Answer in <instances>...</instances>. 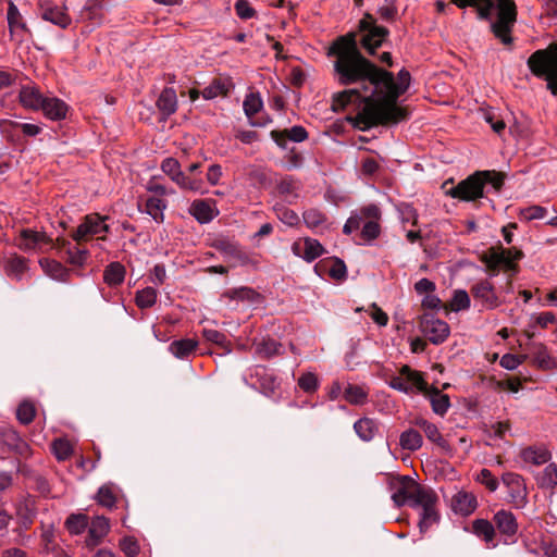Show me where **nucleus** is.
Instances as JSON below:
<instances>
[{
    "label": "nucleus",
    "mask_w": 557,
    "mask_h": 557,
    "mask_svg": "<svg viewBox=\"0 0 557 557\" xmlns=\"http://www.w3.org/2000/svg\"><path fill=\"white\" fill-rule=\"evenodd\" d=\"M389 32L376 24L367 13L359 21L358 33L350 32L338 37L329 48L327 55L334 58V79L344 86L359 85L333 97V110H345L355 106L358 110L356 123L361 129L376 124L398 123L406 117L405 111L397 106L398 98L410 85V73L403 69L394 75L377 67L359 50L358 42L369 53L374 54Z\"/></svg>",
    "instance_id": "obj_1"
},
{
    "label": "nucleus",
    "mask_w": 557,
    "mask_h": 557,
    "mask_svg": "<svg viewBox=\"0 0 557 557\" xmlns=\"http://www.w3.org/2000/svg\"><path fill=\"white\" fill-rule=\"evenodd\" d=\"M524 257L522 250L502 245L488 248L481 260L488 275L474 282L470 293L481 310H494L507 302V296L513 293V277L519 273L518 261Z\"/></svg>",
    "instance_id": "obj_2"
},
{
    "label": "nucleus",
    "mask_w": 557,
    "mask_h": 557,
    "mask_svg": "<svg viewBox=\"0 0 557 557\" xmlns=\"http://www.w3.org/2000/svg\"><path fill=\"white\" fill-rule=\"evenodd\" d=\"M459 8L475 7L480 18L491 20L493 34L504 44L512 42L517 11L513 0H453Z\"/></svg>",
    "instance_id": "obj_3"
},
{
    "label": "nucleus",
    "mask_w": 557,
    "mask_h": 557,
    "mask_svg": "<svg viewBox=\"0 0 557 557\" xmlns=\"http://www.w3.org/2000/svg\"><path fill=\"white\" fill-rule=\"evenodd\" d=\"M392 499L398 507L409 504L411 507L421 508L419 520L421 533H425L438 520V513L435 508L437 503L436 494L431 488L419 485L408 476L401 478L399 486L392 495Z\"/></svg>",
    "instance_id": "obj_4"
},
{
    "label": "nucleus",
    "mask_w": 557,
    "mask_h": 557,
    "mask_svg": "<svg viewBox=\"0 0 557 557\" xmlns=\"http://www.w3.org/2000/svg\"><path fill=\"white\" fill-rule=\"evenodd\" d=\"M504 184V176L495 171H478L451 187L446 194L462 201H474L484 196V190L491 187L499 191Z\"/></svg>",
    "instance_id": "obj_5"
},
{
    "label": "nucleus",
    "mask_w": 557,
    "mask_h": 557,
    "mask_svg": "<svg viewBox=\"0 0 557 557\" xmlns=\"http://www.w3.org/2000/svg\"><path fill=\"white\" fill-rule=\"evenodd\" d=\"M527 64L533 75L545 78L547 88L557 96V44L533 52Z\"/></svg>",
    "instance_id": "obj_6"
},
{
    "label": "nucleus",
    "mask_w": 557,
    "mask_h": 557,
    "mask_svg": "<svg viewBox=\"0 0 557 557\" xmlns=\"http://www.w3.org/2000/svg\"><path fill=\"white\" fill-rule=\"evenodd\" d=\"M16 246L26 252H47L52 248V238L45 232L24 228L15 239Z\"/></svg>",
    "instance_id": "obj_7"
},
{
    "label": "nucleus",
    "mask_w": 557,
    "mask_h": 557,
    "mask_svg": "<svg viewBox=\"0 0 557 557\" xmlns=\"http://www.w3.org/2000/svg\"><path fill=\"white\" fill-rule=\"evenodd\" d=\"M502 481L507 488L508 503L517 509H522L528 504V491L522 475L515 472H506Z\"/></svg>",
    "instance_id": "obj_8"
},
{
    "label": "nucleus",
    "mask_w": 557,
    "mask_h": 557,
    "mask_svg": "<svg viewBox=\"0 0 557 557\" xmlns=\"http://www.w3.org/2000/svg\"><path fill=\"white\" fill-rule=\"evenodd\" d=\"M420 329L423 335L434 345L444 343L450 334L448 323L433 313H424L421 317Z\"/></svg>",
    "instance_id": "obj_9"
},
{
    "label": "nucleus",
    "mask_w": 557,
    "mask_h": 557,
    "mask_svg": "<svg viewBox=\"0 0 557 557\" xmlns=\"http://www.w3.org/2000/svg\"><path fill=\"white\" fill-rule=\"evenodd\" d=\"M108 216L98 213H91L84 216L82 223L77 226L72 237L75 242L85 240L91 236L106 234L110 226L106 223Z\"/></svg>",
    "instance_id": "obj_10"
},
{
    "label": "nucleus",
    "mask_w": 557,
    "mask_h": 557,
    "mask_svg": "<svg viewBox=\"0 0 557 557\" xmlns=\"http://www.w3.org/2000/svg\"><path fill=\"white\" fill-rule=\"evenodd\" d=\"M39 15L42 20L61 28H66L71 24V17L66 14L65 8L59 7L51 1L39 3Z\"/></svg>",
    "instance_id": "obj_11"
},
{
    "label": "nucleus",
    "mask_w": 557,
    "mask_h": 557,
    "mask_svg": "<svg viewBox=\"0 0 557 557\" xmlns=\"http://www.w3.org/2000/svg\"><path fill=\"white\" fill-rule=\"evenodd\" d=\"M493 522L506 540L513 541L516 539L519 525L516 516L511 511L506 509L498 510L493 517Z\"/></svg>",
    "instance_id": "obj_12"
},
{
    "label": "nucleus",
    "mask_w": 557,
    "mask_h": 557,
    "mask_svg": "<svg viewBox=\"0 0 557 557\" xmlns=\"http://www.w3.org/2000/svg\"><path fill=\"white\" fill-rule=\"evenodd\" d=\"M292 251L295 256L304 259L305 261L312 262L323 255L324 248L319 240L307 237L302 240L295 242L292 245Z\"/></svg>",
    "instance_id": "obj_13"
},
{
    "label": "nucleus",
    "mask_w": 557,
    "mask_h": 557,
    "mask_svg": "<svg viewBox=\"0 0 557 557\" xmlns=\"http://www.w3.org/2000/svg\"><path fill=\"white\" fill-rule=\"evenodd\" d=\"M110 529L109 520L103 516L95 517L88 528L86 545L90 548L100 544L102 539L108 534Z\"/></svg>",
    "instance_id": "obj_14"
},
{
    "label": "nucleus",
    "mask_w": 557,
    "mask_h": 557,
    "mask_svg": "<svg viewBox=\"0 0 557 557\" xmlns=\"http://www.w3.org/2000/svg\"><path fill=\"white\" fill-rule=\"evenodd\" d=\"M271 138L281 148H286V141L302 143L308 138V132L300 125H295L289 129L272 131Z\"/></svg>",
    "instance_id": "obj_15"
},
{
    "label": "nucleus",
    "mask_w": 557,
    "mask_h": 557,
    "mask_svg": "<svg viewBox=\"0 0 557 557\" xmlns=\"http://www.w3.org/2000/svg\"><path fill=\"white\" fill-rule=\"evenodd\" d=\"M45 116L51 121H60L66 117L69 106L61 99L50 96L45 97L40 109Z\"/></svg>",
    "instance_id": "obj_16"
},
{
    "label": "nucleus",
    "mask_w": 557,
    "mask_h": 557,
    "mask_svg": "<svg viewBox=\"0 0 557 557\" xmlns=\"http://www.w3.org/2000/svg\"><path fill=\"white\" fill-rule=\"evenodd\" d=\"M156 104L162 117L164 120L168 119L177 110L176 91L171 87L164 88L159 95Z\"/></svg>",
    "instance_id": "obj_17"
},
{
    "label": "nucleus",
    "mask_w": 557,
    "mask_h": 557,
    "mask_svg": "<svg viewBox=\"0 0 557 557\" xmlns=\"http://www.w3.org/2000/svg\"><path fill=\"white\" fill-rule=\"evenodd\" d=\"M520 457L525 463L542 466L550 460L552 454L544 445H534L523 448Z\"/></svg>",
    "instance_id": "obj_18"
},
{
    "label": "nucleus",
    "mask_w": 557,
    "mask_h": 557,
    "mask_svg": "<svg viewBox=\"0 0 557 557\" xmlns=\"http://www.w3.org/2000/svg\"><path fill=\"white\" fill-rule=\"evenodd\" d=\"M45 97L46 96H44L34 85L23 86L18 95L22 106L32 110H39L42 106Z\"/></svg>",
    "instance_id": "obj_19"
},
{
    "label": "nucleus",
    "mask_w": 557,
    "mask_h": 557,
    "mask_svg": "<svg viewBox=\"0 0 557 557\" xmlns=\"http://www.w3.org/2000/svg\"><path fill=\"white\" fill-rule=\"evenodd\" d=\"M527 351L528 358H532L533 363L539 368L549 369L552 367V358L542 343L530 342L527 345Z\"/></svg>",
    "instance_id": "obj_20"
},
{
    "label": "nucleus",
    "mask_w": 557,
    "mask_h": 557,
    "mask_svg": "<svg viewBox=\"0 0 557 557\" xmlns=\"http://www.w3.org/2000/svg\"><path fill=\"white\" fill-rule=\"evenodd\" d=\"M125 275V267L122 263L114 261L104 268L103 282L110 287H117L124 282Z\"/></svg>",
    "instance_id": "obj_21"
},
{
    "label": "nucleus",
    "mask_w": 557,
    "mask_h": 557,
    "mask_svg": "<svg viewBox=\"0 0 557 557\" xmlns=\"http://www.w3.org/2000/svg\"><path fill=\"white\" fill-rule=\"evenodd\" d=\"M172 182H174L181 189L184 190L200 194L206 193L202 178L191 177L185 171H180L178 173H176V175L172 178Z\"/></svg>",
    "instance_id": "obj_22"
},
{
    "label": "nucleus",
    "mask_w": 557,
    "mask_h": 557,
    "mask_svg": "<svg viewBox=\"0 0 557 557\" xmlns=\"http://www.w3.org/2000/svg\"><path fill=\"white\" fill-rule=\"evenodd\" d=\"M354 430L363 442H370L379 432V423L371 418H361L354 423Z\"/></svg>",
    "instance_id": "obj_23"
},
{
    "label": "nucleus",
    "mask_w": 557,
    "mask_h": 557,
    "mask_svg": "<svg viewBox=\"0 0 557 557\" xmlns=\"http://www.w3.org/2000/svg\"><path fill=\"white\" fill-rule=\"evenodd\" d=\"M473 533L482 539L487 545L496 547L495 539V527L492 522L485 519H476L472 522Z\"/></svg>",
    "instance_id": "obj_24"
},
{
    "label": "nucleus",
    "mask_w": 557,
    "mask_h": 557,
    "mask_svg": "<svg viewBox=\"0 0 557 557\" xmlns=\"http://www.w3.org/2000/svg\"><path fill=\"white\" fill-rule=\"evenodd\" d=\"M453 508L457 513L468 516L476 508V499L469 493L459 492L453 498Z\"/></svg>",
    "instance_id": "obj_25"
},
{
    "label": "nucleus",
    "mask_w": 557,
    "mask_h": 557,
    "mask_svg": "<svg viewBox=\"0 0 557 557\" xmlns=\"http://www.w3.org/2000/svg\"><path fill=\"white\" fill-rule=\"evenodd\" d=\"M189 213L199 222V223H209L214 218V210L212 206L202 199L195 200L191 202L189 208Z\"/></svg>",
    "instance_id": "obj_26"
},
{
    "label": "nucleus",
    "mask_w": 557,
    "mask_h": 557,
    "mask_svg": "<svg viewBox=\"0 0 557 557\" xmlns=\"http://www.w3.org/2000/svg\"><path fill=\"white\" fill-rule=\"evenodd\" d=\"M39 264L45 273L53 280L65 282L69 276V270L60 262L47 258L39 260Z\"/></svg>",
    "instance_id": "obj_27"
},
{
    "label": "nucleus",
    "mask_w": 557,
    "mask_h": 557,
    "mask_svg": "<svg viewBox=\"0 0 557 557\" xmlns=\"http://www.w3.org/2000/svg\"><path fill=\"white\" fill-rule=\"evenodd\" d=\"M198 346V342L193 338H183L170 344V352L178 359L187 358Z\"/></svg>",
    "instance_id": "obj_28"
},
{
    "label": "nucleus",
    "mask_w": 557,
    "mask_h": 557,
    "mask_svg": "<svg viewBox=\"0 0 557 557\" xmlns=\"http://www.w3.org/2000/svg\"><path fill=\"white\" fill-rule=\"evenodd\" d=\"M166 207H168V203L163 198L149 197L145 203V211L156 222L161 223L164 220V210L166 209Z\"/></svg>",
    "instance_id": "obj_29"
},
{
    "label": "nucleus",
    "mask_w": 557,
    "mask_h": 557,
    "mask_svg": "<svg viewBox=\"0 0 557 557\" xmlns=\"http://www.w3.org/2000/svg\"><path fill=\"white\" fill-rule=\"evenodd\" d=\"M399 444L403 449L416 451L421 448L423 438L419 431L409 429L400 434Z\"/></svg>",
    "instance_id": "obj_30"
},
{
    "label": "nucleus",
    "mask_w": 557,
    "mask_h": 557,
    "mask_svg": "<svg viewBox=\"0 0 557 557\" xmlns=\"http://www.w3.org/2000/svg\"><path fill=\"white\" fill-rule=\"evenodd\" d=\"M282 344L273 338L263 339L256 345V354L260 358H272L280 355L282 351Z\"/></svg>",
    "instance_id": "obj_31"
},
{
    "label": "nucleus",
    "mask_w": 557,
    "mask_h": 557,
    "mask_svg": "<svg viewBox=\"0 0 557 557\" xmlns=\"http://www.w3.org/2000/svg\"><path fill=\"white\" fill-rule=\"evenodd\" d=\"M413 423L416 426H418L424 432L428 440H430L433 443H436L440 446H444L445 441L443 440V436L440 433L438 428L434 423H431L422 418L416 419Z\"/></svg>",
    "instance_id": "obj_32"
},
{
    "label": "nucleus",
    "mask_w": 557,
    "mask_h": 557,
    "mask_svg": "<svg viewBox=\"0 0 557 557\" xmlns=\"http://www.w3.org/2000/svg\"><path fill=\"white\" fill-rule=\"evenodd\" d=\"M7 18L11 34H18L20 32L28 30L26 24L22 21V16L17 7L11 1L9 3Z\"/></svg>",
    "instance_id": "obj_33"
},
{
    "label": "nucleus",
    "mask_w": 557,
    "mask_h": 557,
    "mask_svg": "<svg viewBox=\"0 0 557 557\" xmlns=\"http://www.w3.org/2000/svg\"><path fill=\"white\" fill-rule=\"evenodd\" d=\"M65 527L71 534L79 535L88 527V517L84 513H72L66 518Z\"/></svg>",
    "instance_id": "obj_34"
},
{
    "label": "nucleus",
    "mask_w": 557,
    "mask_h": 557,
    "mask_svg": "<svg viewBox=\"0 0 557 557\" xmlns=\"http://www.w3.org/2000/svg\"><path fill=\"white\" fill-rule=\"evenodd\" d=\"M243 108L246 116L252 120L263 108V101L259 94L250 92L245 97Z\"/></svg>",
    "instance_id": "obj_35"
},
{
    "label": "nucleus",
    "mask_w": 557,
    "mask_h": 557,
    "mask_svg": "<svg viewBox=\"0 0 557 557\" xmlns=\"http://www.w3.org/2000/svg\"><path fill=\"white\" fill-rule=\"evenodd\" d=\"M158 298V292L153 287H146L136 293L135 302L140 309L151 308Z\"/></svg>",
    "instance_id": "obj_36"
},
{
    "label": "nucleus",
    "mask_w": 557,
    "mask_h": 557,
    "mask_svg": "<svg viewBox=\"0 0 557 557\" xmlns=\"http://www.w3.org/2000/svg\"><path fill=\"white\" fill-rule=\"evenodd\" d=\"M430 401L433 411L440 416H444L450 407L449 397L437 389L431 393Z\"/></svg>",
    "instance_id": "obj_37"
},
{
    "label": "nucleus",
    "mask_w": 557,
    "mask_h": 557,
    "mask_svg": "<svg viewBox=\"0 0 557 557\" xmlns=\"http://www.w3.org/2000/svg\"><path fill=\"white\" fill-rule=\"evenodd\" d=\"M65 253L66 261L75 267H83L88 257V251L86 249H81L78 246H72L70 243H67Z\"/></svg>",
    "instance_id": "obj_38"
},
{
    "label": "nucleus",
    "mask_w": 557,
    "mask_h": 557,
    "mask_svg": "<svg viewBox=\"0 0 557 557\" xmlns=\"http://www.w3.org/2000/svg\"><path fill=\"white\" fill-rule=\"evenodd\" d=\"M297 189L298 185L292 177H285L277 184L278 194L288 202H293L298 197Z\"/></svg>",
    "instance_id": "obj_39"
},
{
    "label": "nucleus",
    "mask_w": 557,
    "mask_h": 557,
    "mask_svg": "<svg viewBox=\"0 0 557 557\" xmlns=\"http://www.w3.org/2000/svg\"><path fill=\"white\" fill-rule=\"evenodd\" d=\"M345 399L352 405H362L367 401V392L358 385L348 384L344 393Z\"/></svg>",
    "instance_id": "obj_40"
},
{
    "label": "nucleus",
    "mask_w": 557,
    "mask_h": 557,
    "mask_svg": "<svg viewBox=\"0 0 557 557\" xmlns=\"http://www.w3.org/2000/svg\"><path fill=\"white\" fill-rule=\"evenodd\" d=\"M258 294L249 287L233 288L223 294V297L230 298L231 300H242L252 302L257 298Z\"/></svg>",
    "instance_id": "obj_41"
},
{
    "label": "nucleus",
    "mask_w": 557,
    "mask_h": 557,
    "mask_svg": "<svg viewBox=\"0 0 557 557\" xmlns=\"http://www.w3.org/2000/svg\"><path fill=\"white\" fill-rule=\"evenodd\" d=\"M471 306L469 294L465 289H457L454 292L450 300V309L455 312L468 310Z\"/></svg>",
    "instance_id": "obj_42"
},
{
    "label": "nucleus",
    "mask_w": 557,
    "mask_h": 557,
    "mask_svg": "<svg viewBox=\"0 0 557 557\" xmlns=\"http://www.w3.org/2000/svg\"><path fill=\"white\" fill-rule=\"evenodd\" d=\"M539 484L541 487L545 488L557 486V466L555 463H549L545 467L539 478Z\"/></svg>",
    "instance_id": "obj_43"
},
{
    "label": "nucleus",
    "mask_w": 557,
    "mask_h": 557,
    "mask_svg": "<svg viewBox=\"0 0 557 557\" xmlns=\"http://www.w3.org/2000/svg\"><path fill=\"white\" fill-rule=\"evenodd\" d=\"M361 237L367 242L370 243L374 239H376L381 233V226L379 221L375 220H368L363 221L361 223Z\"/></svg>",
    "instance_id": "obj_44"
},
{
    "label": "nucleus",
    "mask_w": 557,
    "mask_h": 557,
    "mask_svg": "<svg viewBox=\"0 0 557 557\" xmlns=\"http://www.w3.org/2000/svg\"><path fill=\"white\" fill-rule=\"evenodd\" d=\"M273 209L278 220L282 221L284 224L288 226H294L299 222L298 214L295 211L286 208L285 206L275 205Z\"/></svg>",
    "instance_id": "obj_45"
},
{
    "label": "nucleus",
    "mask_w": 557,
    "mask_h": 557,
    "mask_svg": "<svg viewBox=\"0 0 557 557\" xmlns=\"http://www.w3.org/2000/svg\"><path fill=\"white\" fill-rule=\"evenodd\" d=\"M35 406L27 400L22 401L16 410V418L23 424H29L35 418Z\"/></svg>",
    "instance_id": "obj_46"
},
{
    "label": "nucleus",
    "mask_w": 557,
    "mask_h": 557,
    "mask_svg": "<svg viewBox=\"0 0 557 557\" xmlns=\"http://www.w3.org/2000/svg\"><path fill=\"white\" fill-rule=\"evenodd\" d=\"M52 451L60 461L66 460L73 453L71 443L64 438H58L52 443Z\"/></svg>",
    "instance_id": "obj_47"
},
{
    "label": "nucleus",
    "mask_w": 557,
    "mask_h": 557,
    "mask_svg": "<svg viewBox=\"0 0 557 557\" xmlns=\"http://www.w3.org/2000/svg\"><path fill=\"white\" fill-rule=\"evenodd\" d=\"M27 270V260L23 257H14L12 258L7 265V271L9 275L16 277L17 280L22 278V275Z\"/></svg>",
    "instance_id": "obj_48"
},
{
    "label": "nucleus",
    "mask_w": 557,
    "mask_h": 557,
    "mask_svg": "<svg viewBox=\"0 0 557 557\" xmlns=\"http://www.w3.org/2000/svg\"><path fill=\"white\" fill-rule=\"evenodd\" d=\"M227 87L221 81H214L209 86L205 87L201 91L202 97L207 100L214 99L227 94Z\"/></svg>",
    "instance_id": "obj_49"
},
{
    "label": "nucleus",
    "mask_w": 557,
    "mask_h": 557,
    "mask_svg": "<svg viewBox=\"0 0 557 557\" xmlns=\"http://www.w3.org/2000/svg\"><path fill=\"white\" fill-rule=\"evenodd\" d=\"M202 335L206 338V341L216 344L222 348H225L227 354L231 352V349L227 346L228 342L223 333L212 329H203Z\"/></svg>",
    "instance_id": "obj_50"
},
{
    "label": "nucleus",
    "mask_w": 557,
    "mask_h": 557,
    "mask_svg": "<svg viewBox=\"0 0 557 557\" xmlns=\"http://www.w3.org/2000/svg\"><path fill=\"white\" fill-rule=\"evenodd\" d=\"M298 386L305 393H308V394L314 393L319 387V381H318L317 375L312 372L304 373L298 379Z\"/></svg>",
    "instance_id": "obj_51"
},
{
    "label": "nucleus",
    "mask_w": 557,
    "mask_h": 557,
    "mask_svg": "<svg viewBox=\"0 0 557 557\" xmlns=\"http://www.w3.org/2000/svg\"><path fill=\"white\" fill-rule=\"evenodd\" d=\"M528 359V355L517 356L512 354H505L499 361V364L506 369V370H515L517 369L522 362H524Z\"/></svg>",
    "instance_id": "obj_52"
},
{
    "label": "nucleus",
    "mask_w": 557,
    "mask_h": 557,
    "mask_svg": "<svg viewBox=\"0 0 557 557\" xmlns=\"http://www.w3.org/2000/svg\"><path fill=\"white\" fill-rule=\"evenodd\" d=\"M476 481L485 485L490 492L498 488V481L488 469H482L476 475Z\"/></svg>",
    "instance_id": "obj_53"
},
{
    "label": "nucleus",
    "mask_w": 557,
    "mask_h": 557,
    "mask_svg": "<svg viewBox=\"0 0 557 557\" xmlns=\"http://www.w3.org/2000/svg\"><path fill=\"white\" fill-rule=\"evenodd\" d=\"M235 11L239 18L249 20L256 16V10L246 0H237Z\"/></svg>",
    "instance_id": "obj_54"
},
{
    "label": "nucleus",
    "mask_w": 557,
    "mask_h": 557,
    "mask_svg": "<svg viewBox=\"0 0 557 557\" xmlns=\"http://www.w3.org/2000/svg\"><path fill=\"white\" fill-rule=\"evenodd\" d=\"M146 188L148 191L154 194L153 197L163 198L166 195L174 194L173 189L160 184L156 178L150 180L147 183Z\"/></svg>",
    "instance_id": "obj_55"
},
{
    "label": "nucleus",
    "mask_w": 557,
    "mask_h": 557,
    "mask_svg": "<svg viewBox=\"0 0 557 557\" xmlns=\"http://www.w3.org/2000/svg\"><path fill=\"white\" fill-rule=\"evenodd\" d=\"M304 221L307 226L315 228L324 222V215L319 210L311 209L304 213Z\"/></svg>",
    "instance_id": "obj_56"
},
{
    "label": "nucleus",
    "mask_w": 557,
    "mask_h": 557,
    "mask_svg": "<svg viewBox=\"0 0 557 557\" xmlns=\"http://www.w3.org/2000/svg\"><path fill=\"white\" fill-rule=\"evenodd\" d=\"M120 547L122 552L128 556L134 557L139 553V545L134 537H124L120 542Z\"/></svg>",
    "instance_id": "obj_57"
},
{
    "label": "nucleus",
    "mask_w": 557,
    "mask_h": 557,
    "mask_svg": "<svg viewBox=\"0 0 557 557\" xmlns=\"http://www.w3.org/2000/svg\"><path fill=\"white\" fill-rule=\"evenodd\" d=\"M98 503L107 508H112L115 505V496L112 491L107 486H101L97 494Z\"/></svg>",
    "instance_id": "obj_58"
},
{
    "label": "nucleus",
    "mask_w": 557,
    "mask_h": 557,
    "mask_svg": "<svg viewBox=\"0 0 557 557\" xmlns=\"http://www.w3.org/2000/svg\"><path fill=\"white\" fill-rule=\"evenodd\" d=\"M161 170L172 180L182 171L180 162L174 158H166L161 163Z\"/></svg>",
    "instance_id": "obj_59"
},
{
    "label": "nucleus",
    "mask_w": 557,
    "mask_h": 557,
    "mask_svg": "<svg viewBox=\"0 0 557 557\" xmlns=\"http://www.w3.org/2000/svg\"><path fill=\"white\" fill-rule=\"evenodd\" d=\"M400 373L403 375H406L407 380L416 387L423 388L424 387V381L421 376V374L417 371L411 370L408 366H404L401 368Z\"/></svg>",
    "instance_id": "obj_60"
},
{
    "label": "nucleus",
    "mask_w": 557,
    "mask_h": 557,
    "mask_svg": "<svg viewBox=\"0 0 557 557\" xmlns=\"http://www.w3.org/2000/svg\"><path fill=\"white\" fill-rule=\"evenodd\" d=\"M331 277L335 280H343L347 275V269L343 260L336 259L329 270Z\"/></svg>",
    "instance_id": "obj_61"
},
{
    "label": "nucleus",
    "mask_w": 557,
    "mask_h": 557,
    "mask_svg": "<svg viewBox=\"0 0 557 557\" xmlns=\"http://www.w3.org/2000/svg\"><path fill=\"white\" fill-rule=\"evenodd\" d=\"M484 120L486 121V123H488L491 125L492 129L498 135H500L506 127L505 122L503 120L497 119V116L494 112H485Z\"/></svg>",
    "instance_id": "obj_62"
},
{
    "label": "nucleus",
    "mask_w": 557,
    "mask_h": 557,
    "mask_svg": "<svg viewBox=\"0 0 557 557\" xmlns=\"http://www.w3.org/2000/svg\"><path fill=\"white\" fill-rule=\"evenodd\" d=\"M356 214L362 215V222L368 220L379 221L381 218V210L376 205H369L360 210V212H356Z\"/></svg>",
    "instance_id": "obj_63"
},
{
    "label": "nucleus",
    "mask_w": 557,
    "mask_h": 557,
    "mask_svg": "<svg viewBox=\"0 0 557 557\" xmlns=\"http://www.w3.org/2000/svg\"><path fill=\"white\" fill-rule=\"evenodd\" d=\"M361 223L362 215L352 213L344 224L343 233L347 235L351 234L361 226Z\"/></svg>",
    "instance_id": "obj_64"
}]
</instances>
